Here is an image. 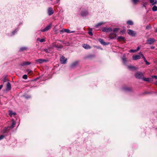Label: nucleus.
I'll return each mask as SVG.
<instances>
[{
    "label": "nucleus",
    "mask_w": 157,
    "mask_h": 157,
    "mask_svg": "<svg viewBox=\"0 0 157 157\" xmlns=\"http://www.w3.org/2000/svg\"><path fill=\"white\" fill-rule=\"evenodd\" d=\"M139 54L141 55V56H142V58L143 59L144 61L146 60V59L145 57L144 56V55L141 52H140L139 53Z\"/></svg>",
    "instance_id": "nucleus-30"
},
{
    "label": "nucleus",
    "mask_w": 157,
    "mask_h": 157,
    "mask_svg": "<svg viewBox=\"0 0 157 157\" xmlns=\"http://www.w3.org/2000/svg\"><path fill=\"white\" fill-rule=\"evenodd\" d=\"M48 61V60L42 59H39L35 60L36 63L39 64L42 63L44 62H47Z\"/></svg>",
    "instance_id": "nucleus-3"
},
{
    "label": "nucleus",
    "mask_w": 157,
    "mask_h": 157,
    "mask_svg": "<svg viewBox=\"0 0 157 157\" xmlns=\"http://www.w3.org/2000/svg\"><path fill=\"white\" fill-rule=\"evenodd\" d=\"M127 24L130 25H133V22L131 20H128L127 21Z\"/></svg>",
    "instance_id": "nucleus-24"
},
{
    "label": "nucleus",
    "mask_w": 157,
    "mask_h": 157,
    "mask_svg": "<svg viewBox=\"0 0 157 157\" xmlns=\"http://www.w3.org/2000/svg\"><path fill=\"white\" fill-rule=\"evenodd\" d=\"M16 30H17L16 31H18V30H17V29H16Z\"/></svg>",
    "instance_id": "nucleus-55"
},
{
    "label": "nucleus",
    "mask_w": 157,
    "mask_h": 157,
    "mask_svg": "<svg viewBox=\"0 0 157 157\" xmlns=\"http://www.w3.org/2000/svg\"><path fill=\"white\" fill-rule=\"evenodd\" d=\"M17 30H15L14 31H13L12 33V34L13 35L15 34V33L17 32V31H16Z\"/></svg>",
    "instance_id": "nucleus-40"
},
{
    "label": "nucleus",
    "mask_w": 157,
    "mask_h": 157,
    "mask_svg": "<svg viewBox=\"0 0 157 157\" xmlns=\"http://www.w3.org/2000/svg\"><path fill=\"white\" fill-rule=\"evenodd\" d=\"M128 34L132 36H134L135 35V33H134V31L132 30L128 29L127 30Z\"/></svg>",
    "instance_id": "nucleus-9"
},
{
    "label": "nucleus",
    "mask_w": 157,
    "mask_h": 157,
    "mask_svg": "<svg viewBox=\"0 0 157 157\" xmlns=\"http://www.w3.org/2000/svg\"><path fill=\"white\" fill-rule=\"evenodd\" d=\"M152 78H154L155 79H157V76H152Z\"/></svg>",
    "instance_id": "nucleus-42"
},
{
    "label": "nucleus",
    "mask_w": 157,
    "mask_h": 157,
    "mask_svg": "<svg viewBox=\"0 0 157 157\" xmlns=\"http://www.w3.org/2000/svg\"><path fill=\"white\" fill-rule=\"evenodd\" d=\"M53 47H56L59 48H61L63 47L62 46L61 44H56V43H53Z\"/></svg>",
    "instance_id": "nucleus-10"
},
{
    "label": "nucleus",
    "mask_w": 157,
    "mask_h": 157,
    "mask_svg": "<svg viewBox=\"0 0 157 157\" xmlns=\"http://www.w3.org/2000/svg\"><path fill=\"white\" fill-rule=\"evenodd\" d=\"M121 33H123V32L122 31H121Z\"/></svg>",
    "instance_id": "nucleus-53"
},
{
    "label": "nucleus",
    "mask_w": 157,
    "mask_h": 157,
    "mask_svg": "<svg viewBox=\"0 0 157 157\" xmlns=\"http://www.w3.org/2000/svg\"><path fill=\"white\" fill-rule=\"evenodd\" d=\"M60 61L62 63L65 64L66 63L67 59L65 58L64 56H62L60 58Z\"/></svg>",
    "instance_id": "nucleus-5"
},
{
    "label": "nucleus",
    "mask_w": 157,
    "mask_h": 157,
    "mask_svg": "<svg viewBox=\"0 0 157 157\" xmlns=\"http://www.w3.org/2000/svg\"><path fill=\"white\" fill-rule=\"evenodd\" d=\"M120 29L119 28H115L113 30V32L114 33H117L119 30Z\"/></svg>",
    "instance_id": "nucleus-27"
},
{
    "label": "nucleus",
    "mask_w": 157,
    "mask_h": 157,
    "mask_svg": "<svg viewBox=\"0 0 157 157\" xmlns=\"http://www.w3.org/2000/svg\"><path fill=\"white\" fill-rule=\"evenodd\" d=\"M141 58V55H136L133 56L132 58L134 60H136L138 59H139Z\"/></svg>",
    "instance_id": "nucleus-8"
},
{
    "label": "nucleus",
    "mask_w": 157,
    "mask_h": 157,
    "mask_svg": "<svg viewBox=\"0 0 157 157\" xmlns=\"http://www.w3.org/2000/svg\"><path fill=\"white\" fill-rule=\"evenodd\" d=\"M5 137V136L3 135H1L0 136V140L3 139Z\"/></svg>",
    "instance_id": "nucleus-38"
},
{
    "label": "nucleus",
    "mask_w": 157,
    "mask_h": 157,
    "mask_svg": "<svg viewBox=\"0 0 157 157\" xmlns=\"http://www.w3.org/2000/svg\"><path fill=\"white\" fill-rule=\"evenodd\" d=\"M59 1V0H58L57 2H58Z\"/></svg>",
    "instance_id": "nucleus-52"
},
{
    "label": "nucleus",
    "mask_w": 157,
    "mask_h": 157,
    "mask_svg": "<svg viewBox=\"0 0 157 157\" xmlns=\"http://www.w3.org/2000/svg\"><path fill=\"white\" fill-rule=\"evenodd\" d=\"M143 6H144V7H145V8H146V6H145V4H143Z\"/></svg>",
    "instance_id": "nucleus-48"
},
{
    "label": "nucleus",
    "mask_w": 157,
    "mask_h": 157,
    "mask_svg": "<svg viewBox=\"0 0 157 157\" xmlns=\"http://www.w3.org/2000/svg\"><path fill=\"white\" fill-rule=\"evenodd\" d=\"M102 31L104 32H110L112 31V29L110 27H103L101 29Z\"/></svg>",
    "instance_id": "nucleus-1"
},
{
    "label": "nucleus",
    "mask_w": 157,
    "mask_h": 157,
    "mask_svg": "<svg viewBox=\"0 0 157 157\" xmlns=\"http://www.w3.org/2000/svg\"><path fill=\"white\" fill-rule=\"evenodd\" d=\"M156 84H157V81L156 82Z\"/></svg>",
    "instance_id": "nucleus-54"
},
{
    "label": "nucleus",
    "mask_w": 157,
    "mask_h": 157,
    "mask_svg": "<svg viewBox=\"0 0 157 157\" xmlns=\"http://www.w3.org/2000/svg\"><path fill=\"white\" fill-rule=\"evenodd\" d=\"M8 128H9L8 127H7L6 128V130L7 129H8Z\"/></svg>",
    "instance_id": "nucleus-51"
},
{
    "label": "nucleus",
    "mask_w": 157,
    "mask_h": 157,
    "mask_svg": "<svg viewBox=\"0 0 157 157\" xmlns=\"http://www.w3.org/2000/svg\"><path fill=\"white\" fill-rule=\"evenodd\" d=\"M78 63V62L76 61L73 62L71 65V68H73L75 66H76Z\"/></svg>",
    "instance_id": "nucleus-18"
},
{
    "label": "nucleus",
    "mask_w": 157,
    "mask_h": 157,
    "mask_svg": "<svg viewBox=\"0 0 157 157\" xmlns=\"http://www.w3.org/2000/svg\"><path fill=\"white\" fill-rule=\"evenodd\" d=\"M100 42L101 43V44H102L103 45H106L107 44L105 42H104L103 40L102 39H99V40Z\"/></svg>",
    "instance_id": "nucleus-21"
},
{
    "label": "nucleus",
    "mask_w": 157,
    "mask_h": 157,
    "mask_svg": "<svg viewBox=\"0 0 157 157\" xmlns=\"http://www.w3.org/2000/svg\"><path fill=\"white\" fill-rule=\"evenodd\" d=\"M52 27V24H50L49 25L47 26L44 29H41L40 31L42 32H45L48 31L49 29H51Z\"/></svg>",
    "instance_id": "nucleus-4"
},
{
    "label": "nucleus",
    "mask_w": 157,
    "mask_h": 157,
    "mask_svg": "<svg viewBox=\"0 0 157 157\" xmlns=\"http://www.w3.org/2000/svg\"><path fill=\"white\" fill-rule=\"evenodd\" d=\"M129 52H136V50L131 49L130 50Z\"/></svg>",
    "instance_id": "nucleus-37"
},
{
    "label": "nucleus",
    "mask_w": 157,
    "mask_h": 157,
    "mask_svg": "<svg viewBox=\"0 0 157 157\" xmlns=\"http://www.w3.org/2000/svg\"><path fill=\"white\" fill-rule=\"evenodd\" d=\"M144 62H145L146 64V65H148L150 64V63L148 62L146 60H145Z\"/></svg>",
    "instance_id": "nucleus-39"
},
{
    "label": "nucleus",
    "mask_w": 157,
    "mask_h": 157,
    "mask_svg": "<svg viewBox=\"0 0 157 157\" xmlns=\"http://www.w3.org/2000/svg\"><path fill=\"white\" fill-rule=\"evenodd\" d=\"M104 23H105V22H100L99 23H98L97 25H95V27L96 28H97L98 27L100 26V25H101Z\"/></svg>",
    "instance_id": "nucleus-23"
},
{
    "label": "nucleus",
    "mask_w": 157,
    "mask_h": 157,
    "mask_svg": "<svg viewBox=\"0 0 157 157\" xmlns=\"http://www.w3.org/2000/svg\"><path fill=\"white\" fill-rule=\"evenodd\" d=\"M27 48L26 47H22L20 48V51H23L24 50H25L27 49Z\"/></svg>",
    "instance_id": "nucleus-34"
},
{
    "label": "nucleus",
    "mask_w": 157,
    "mask_h": 157,
    "mask_svg": "<svg viewBox=\"0 0 157 157\" xmlns=\"http://www.w3.org/2000/svg\"><path fill=\"white\" fill-rule=\"evenodd\" d=\"M9 115L10 117H12L13 115H15L16 113L15 112H13L11 110H9Z\"/></svg>",
    "instance_id": "nucleus-20"
},
{
    "label": "nucleus",
    "mask_w": 157,
    "mask_h": 157,
    "mask_svg": "<svg viewBox=\"0 0 157 157\" xmlns=\"http://www.w3.org/2000/svg\"><path fill=\"white\" fill-rule=\"evenodd\" d=\"M122 60L123 61L124 63L125 64L126 62V60L124 56L122 58Z\"/></svg>",
    "instance_id": "nucleus-33"
},
{
    "label": "nucleus",
    "mask_w": 157,
    "mask_h": 157,
    "mask_svg": "<svg viewBox=\"0 0 157 157\" xmlns=\"http://www.w3.org/2000/svg\"><path fill=\"white\" fill-rule=\"evenodd\" d=\"M132 2L134 4H136L139 1V0H132Z\"/></svg>",
    "instance_id": "nucleus-35"
},
{
    "label": "nucleus",
    "mask_w": 157,
    "mask_h": 157,
    "mask_svg": "<svg viewBox=\"0 0 157 157\" xmlns=\"http://www.w3.org/2000/svg\"><path fill=\"white\" fill-rule=\"evenodd\" d=\"M6 78H4V79H3V82H5L6 81Z\"/></svg>",
    "instance_id": "nucleus-41"
},
{
    "label": "nucleus",
    "mask_w": 157,
    "mask_h": 157,
    "mask_svg": "<svg viewBox=\"0 0 157 157\" xmlns=\"http://www.w3.org/2000/svg\"><path fill=\"white\" fill-rule=\"evenodd\" d=\"M154 48V47H151V48L152 49H153Z\"/></svg>",
    "instance_id": "nucleus-49"
},
{
    "label": "nucleus",
    "mask_w": 157,
    "mask_h": 157,
    "mask_svg": "<svg viewBox=\"0 0 157 157\" xmlns=\"http://www.w3.org/2000/svg\"><path fill=\"white\" fill-rule=\"evenodd\" d=\"M92 29H90L88 33L90 36L93 35V33H92Z\"/></svg>",
    "instance_id": "nucleus-31"
},
{
    "label": "nucleus",
    "mask_w": 157,
    "mask_h": 157,
    "mask_svg": "<svg viewBox=\"0 0 157 157\" xmlns=\"http://www.w3.org/2000/svg\"><path fill=\"white\" fill-rule=\"evenodd\" d=\"M82 46L83 48L86 49H89L91 48V47L87 44H83Z\"/></svg>",
    "instance_id": "nucleus-14"
},
{
    "label": "nucleus",
    "mask_w": 157,
    "mask_h": 157,
    "mask_svg": "<svg viewBox=\"0 0 157 157\" xmlns=\"http://www.w3.org/2000/svg\"><path fill=\"white\" fill-rule=\"evenodd\" d=\"M117 36V35L114 33H110L109 35V38L110 39H113L115 38Z\"/></svg>",
    "instance_id": "nucleus-7"
},
{
    "label": "nucleus",
    "mask_w": 157,
    "mask_h": 157,
    "mask_svg": "<svg viewBox=\"0 0 157 157\" xmlns=\"http://www.w3.org/2000/svg\"><path fill=\"white\" fill-rule=\"evenodd\" d=\"M117 40L118 41L123 40H124V38L122 36H120L118 37Z\"/></svg>",
    "instance_id": "nucleus-22"
},
{
    "label": "nucleus",
    "mask_w": 157,
    "mask_h": 157,
    "mask_svg": "<svg viewBox=\"0 0 157 157\" xmlns=\"http://www.w3.org/2000/svg\"><path fill=\"white\" fill-rule=\"evenodd\" d=\"M2 87H3V85L2 84L1 85H0V90L2 89Z\"/></svg>",
    "instance_id": "nucleus-45"
},
{
    "label": "nucleus",
    "mask_w": 157,
    "mask_h": 157,
    "mask_svg": "<svg viewBox=\"0 0 157 157\" xmlns=\"http://www.w3.org/2000/svg\"><path fill=\"white\" fill-rule=\"evenodd\" d=\"M75 31H70V33H75Z\"/></svg>",
    "instance_id": "nucleus-47"
},
{
    "label": "nucleus",
    "mask_w": 157,
    "mask_h": 157,
    "mask_svg": "<svg viewBox=\"0 0 157 157\" xmlns=\"http://www.w3.org/2000/svg\"><path fill=\"white\" fill-rule=\"evenodd\" d=\"M128 68L130 69H136V67L132 66H128Z\"/></svg>",
    "instance_id": "nucleus-32"
},
{
    "label": "nucleus",
    "mask_w": 157,
    "mask_h": 157,
    "mask_svg": "<svg viewBox=\"0 0 157 157\" xmlns=\"http://www.w3.org/2000/svg\"><path fill=\"white\" fill-rule=\"evenodd\" d=\"M155 32H157V28L155 29Z\"/></svg>",
    "instance_id": "nucleus-50"
},
{
    "label": "nucleus",
    "mask_w": 157,
    "mask_h": 157,
    "mask_svg": "<svg viewBox=\"0 0 157 157\" xmlns=\"http://www.w3.org/2000/svg\"><path fill=\"white\" fill-rule=\"evenodd\" d=\"M150 28V26H147L146 27V29H149Z\"/></svg>",
    "instance_id": "nucleus-44"
},
{
    "label": "nucleus",
    "mask_w": 157,
    "mask_h": 157,
    "mask_svg": "<svg viewBox=\"0 0 157 157\" xmlns=\"http://www.w3.org/2000/svg\"><path fill=\"white\" fill-rule=\"evenodd\" d=\"M26 71L28 73V74L31 75L33 73L32 71L29 69H28L26 70Z\"/></svg>",
    "instance_id": "nucleus-28"
},
{
    "label": "nucleus",
    "mask_w": 157,
    "mask_h": 157,
    "mask_svg": "<svg viewBox=\"0 0 157 157\" xmlns=\"http://www.w3.org/2000/svg\"><path fill=\"white\" fill-rule=\"evenodd\" d=\"M6 90H10L11 88V85L10 83L9 82H8L6 85Z\"/></svg>",
    "instance_id": "nucleus-16"
},
{
    "label": "nucleus",
    "mask_w": 157,
    "mask_h": 157,
    "mask_svg": "<svg viewBox=\"0 0 157 157\" xmlns=\"http://www.w3.org/2000/svg\"><path fill=\"white\" fill-rule=\"evenodd\" d=\"M54 13V11L52 7H49L48 10V13L49 15L50 16L52 14Z\"/></svg>",
    "instance_id": "nucleus-6"
},
{
    "label": "nucleus",
    "mask_w": 157,
    "mask_h": 157,
    "mask_svg": "<svg viewBox=\"0 0 157 157\" xmlns=\"http://www.w3.org/2000/svg\"><path fill=\"white\" fill-rule=\"evenodd\" d=\"M12 121V124L11 125V126H10V128L11 129L13 128H14V127L15 125L16 124V122H15V121H14L13 120Z\"/></svg>",
    "instance_id": "nucleus-19"
},
{
    "label": "nucleus",
    "mask_w": 157,
    "mask_h": 157,
    "mask_svg": "<svg viewBox=\"0 0 157 157\" xmlns=\"http://www.w3.org/2000/svg\"><path fill=\"white\" fill-rule=\"evenodd\" d=\"M31 63L29 61L23 62L21 63V65L22 66H24L25 65H29Z\"/></svg>",
    "instance_id": "nucleus-11"
},
{
    "label": "nucleus",
    "mask_w": 157,
    "mask_h": 157,
    "mask_svg": "<svg viewBox=\"0 0 157 157\" xmlns=\"http://www.w3.org/2000/svg\"><path fill=\"white\" fill-rule=\"evenodd\" d=\"M147 41L149 44H151L155 41V40L153 38H149L147 39Z\"/></svg>",
    "instance_id": "nucleus-12"
},
{
    "label": "nucleus",
    "mask_w": 157,
    "mask_h": 157,
    "mask_svg": "<svg viewBox=\"0 0 157 157\" xmlns=\"http://www.w3.org/2000/svg\"><path fill=\"white\" fill-rule=\"evenodd\" d=\"M44 51L46 52H48V49H46L44 50Z\"/></svg>",
    "instance_id": "nucleus-46"
},
{
    "label": "nucleus",
    "mask_w": 157,
    "mask_h": 157,
    "mask_svg": "<svg viewBox=\"0 0 157 157\" xmlns=\"http://www.w3.org/2000/svg\"><path fill=\"white\" fill-rule=\"evenodd\" d=\"M135 77L139 79H142L143 77V75L141 72H138L135 74Z\"/></svg>",
    "instance_id": "nucleus-2"
},
{
    "label": "nucleus",
    "mask_w": 157,
    "mask_h": 157,
    "mask_svg": "<svg viewBox=\"0 0 157 157\" xmlns=\"http://www.w3.org/2000/svg\"><path fill=\"white\" fill-rule=\"evenodd\" d=\"M60 32L61 33H62L64 32L70 33V30L68 29H62L60 30Z\"/></svg>",
    "instance_id": "nucleus-13"
},
{
    "label": "nucleus",
    "mask_w": 157,
    "mask_h": 157,
    "mask_svg": "<svg viewBox=\"0 0 157 157\" xmlns=\"http://www.w3.org/2000/svg\"><path fill=\"white\" fill-rule=\"evenodd\" d=\"M152 10L154 11H157V6H154L152 8Z\"/></svg>",
    "instance_id": "nucleus-29"
},
{
    "label": "nucleus",
    "mask_w": 157,
    "mask_h": 157,
    "mask_svg": "<svg viewBox=\"0 0 157 157\" xmlns=\"http://www.w3.org/2000/svg\"><path fill=\"white\" fill-rule=\"evenodd\" d=\"M27 76L26 75H24L22 76V78L25 79H27Z\"/></svg>",
    "instance_id": "nucleus-36"
},
{
    "label": "nucleus",
    "mask_w": 157,
    "mask_h": 157,
    "mask_svg": "<svg viewBox=\"0 0 157 157\" xmlns=\"http://www.w3.org/2000/svg\"><path fill=\"white\" fill-rule=\"evenodd\" d=\"M143 79V80L147 82H149L150 80V79L149 78H144L143 77H142V78Z\"/></svg>",
    "instance_id": "nucleus-26"
},
{
    "label": "nucleus",
    "mask_w": 157,
    "mask_h": 157,
    "mask_svg": "<svg viewBox=\"0 0 157 157\" xmlns=\"http://www.w3.org/2000/svg\"><path fill=\"white\" fill-rule=\"evenodd\" d=\"M149 2L152 5L157 4V0H149Z\"/></svg>",
    "instance_id": "nucleus-15"
},
{
    "label": "nucleus",
    "mask_w": 157,
    "mask_h": 157,
    "mask_svg": "<svg viewBox=\"0 0 157 157\" xmlns=\"http://www.w3.org/2000/svg\"><path fill=\"white\" fill-rule=\"evenodd\" d=\"M140 47H138L137 49L136 50V52L138 51L140 49Z\"/></svg>",
    "instance_id": "nucleus-43"
},
{
    "label": "nucleus",
    "mask_w": 157,
    "mask_h": 157,
    "mask_svg": "<svg viewBox=\"0 0 157 157\" xmlns=\"http://www.w3.org/2000/svg\"><path fill=\"white\" fill-rule=\"evenodd\" d=\"M37 40L40 41V42H43L45 41V40L44 39H40V38H37Z\"/></svg>",
    "instance_id": "nucleus-25"
},
{
    "label": "nucleus",
    "mask_w": 157,
    "mask_h": 157,
    "mask_svg": "<svg viewBox=\"0 0 157 157\" xmlns=\"http://www.w3.org/2000/svg\"><path fill=\"white\" fill-rule=\"evenodd\" d=\"M87 13H88L87 11L86 10H84L81 12V15L82 16L84 17L86 16L87 15Z\"/></svg>",
    "instance_id": "nucleus-17"
}]
</instances>
